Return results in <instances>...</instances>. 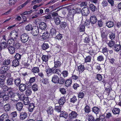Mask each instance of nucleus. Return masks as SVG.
Returning <instances> with one entry per match:
<instances>
[{
  "label": "nucleus",
  "mask_w": 121,
  "mask_h": 121,
  "mask_svg": "<svg viewBox=\"0 0 121 121\" xmlns=\"http://www.w3.org/2000/svg\"><path fill=\"white\" fill-rule=\"evenodd\" d=\"M109 37L111 40L113 39L115 37V34L114 32H112L109 34Z\"/></svg>",
  "instance_id": "nucleus-48"
},
{
  "label": "nucleus",
  "mask_w": 121,
  "mask_h": 121,
  "mask_svg": "<svg viewBox=\"0 0 121 121\" xmlns=\"http://www.w3.org/2000/svg\"><path fill=\"white\" fill-rule=\"evenodd\" d=\"M89 8L92 12H94L95 10V7L93 4H91L90 5Z\"/></svg>",
  "instance_id": "nucleus-43"
},
{
  "label": "nucleus",
  "mask_w": 121,
  "mask_h": 121,
  "mask_svg": "<svg viewBox=\"0 0 121 121\" xmlns=\"http://www.w3.org/2000/svg\"><path fill=\"white\" fill-rule=\"evenodd\" d=\"M112 111L114 114L116 115L119 113L120 109L118 108H114L112 110Z\"/></svg>",
  "instance_id": "nucleus-22"
},
{
  "label": "nucleus",
  "mask_w": 121,
  "mask_h": 121,
  "mask_svg": "<svg viewBox=\"0 0 121 121\" xmlns=\"http://www.w3.org/2000/svg\"><path fill=\"white\" fill-rule=\"evenodd\" d=\"M54 63L55 67L57 68L59 67L61 64V62L58 60L55 61Z\"/></svg>",
  "instance_id": "nucleus-54"
},
{
  "label": "nucleus",
  "mask_w": 121,
  "mask_h": 121,
  "mask_svg": "<svg viewBox=\"0 0 121 121\" xmlns=\"http://www.w3.org/2000/svg\"><path fill=\"white\" fill-rule=\"evenodd\" d=\"M33 90L34 91H36L38 89V85L36 84H34L32 86Z\"/></svg>",
  "instance_id": "nucleus-47"
},
{
  "label": "nucleus",
  "mask_w": 121,
  "mask_h": 121,
  "mask_svg": "<svg viewBox=\"0 0 121 121\" xmlns=\"http://www.w3.org/2000/svg\"><path fill=\"white\" fill-rule=\"evenodd\" d=\"M10 63V60L7 59L4 60L3 62V65L5 66H7Z\"/></svg>",
  "instance_id": "nucleus-33"
},
{
  "label": "nucleus",
  "mask_w": 121,
  "mask_h": 121,
  "mask_svg": "<svg viewBox=\"0 0 121 121\" xmlns=\"http://www.w3.org/2000/svg\"><path fill=\"white\" fill-rule=\"evenodd\" d=\"M28 114L26 112H22L20 113L19 118L21 120H24L27 117Z\"/></svg>",
  "instance_id": "nucleus-10"
},
{
  "label": "nucleus",
  "mask_w": 121,
  "mask_h": 121,
  "mask_svg": "<svg viewBox=\"0 0 121 121\" xmlns=\"http://www.w3.org/2000/svg\"><path fill=\"white\" fill-rule=\"evenodd\" d=\"M96 77L99 81H101L102 79V76L101 74H97Z\"/></svg>",
  "instance_id": "nucleus-64"
},
{
  "label": "nucleus",
  "mask_w": 121,
  "mask_h": 121,
  "mask_svg": "<svg viewBox=\"0 0 121 121\" xmlns=\"http://www.w3.org/2000/svg\"><path fill=\"white\" fill-rule=\"evenodd\" d=\"M0 45L2 48H7V47L9 46L7 45L6 43L3 42L0 43Z\"/></svg>",
  "instance_id": "nucleus-35"
},
{
  "label": "nucleus",
  "mask_w": 121,
  "mask_h": 121,
  "mask_svg": "<svg viewBox=\"0 0 121 121\" xmlns=\"http://www.w3.org/2000/svg\"><path fill=\"white\" fill-rule=\"evenodd\" d=\"M43 33V35L42 36V38L43 39L45 40L47 39L49 37V35L48 31H46L45 32L43 33Z\"/></svg>",
  "instance_id": "nucleus-16"
},
{
  "label": "nucleus",
  "mask_w": 121,
  "mask_h": 121,
  "mask_svg": "<svg viewBox=\"0 0 121 121\" xmlns=\"http://www.w3.org/2000/svg\"><path fill=\"white\" fill-rule=\"evenodd\" d=\"M21 57V55L18 53H16L14 56L15 58L16 59L15 60H17L18 61L20 59Z\"/></svg>",
  "instance_id": "nucleus-55"
},
{
  "label": "nucleus",
  "mask_w": 121,
  "mask_h": 121,
  "mask_svg": "<svg viewBox=\"0 0 121 121\" xmlns=\"http://www.w3.org/2000/svg\"><path fill=\"white\" fill-rule=\"evenodd\" d=\"M60 27L62 29L65 28L67 25L66 22H60Z\"/></svg>",
  "instance_id": "nucleus-56"
},
{
  "label": "nucleus",
  "mask_w": 121,
  "mask_h": 121,
  "mask_svg": "<svg viewBox=\"0 0 121 121\" xmlns=\"http://www.w3.org/2000/svg\"><path fill=\"white\" fill-rule=\"evenodd\" d=\"M9 69V67L4 66L2 67L0 70V73L2 74H4L7 73Z\"/></svg>",
  "instance_id": "nucleus-7"
},
{
  "label": "nucleus",
  "mask_w": 121,
  "mask_h": 121,
  "mask_svg": "<svg viewBox=\"0 0 121 121\" xmlns=\"http://www.w3.org/2000/svg\"><path fill=\"white\" fill-rule=\"evenodd\" d=\"M26 85L25 84L22 83L19 85V90L21 92L24 91L26 89Z\"/></svg>",
  "instance_id": "nucleus-15"
},
{
  "label": "nucleus",
  "mask_w": 121,
  "mask_h": 121,
  "mask_svg": "<svg viewBox=\"0 0 121 121\" xmlns=\"http://www.w3.org/2000/svg\"><path fill=\"white\" fill-rule=\"evenodd\" d=\"M15 40L14 39L10 38L8 40L7 44L10 46H12L14 43Z\"/></svg>",
  "instance_id": "nucleus-32"
},
{
  "label": "nucleus",
  "mask_w": 121,
  "mask_h": 121,
  "mask_svg": "<svg viewBox=\"0 0 121 121\" xmlns=\"http://www.w3.org/2000/svg\"><path fill=\"white\" fill-rule=\"evenodd\" d=\"M13 46L15 47V48L17 49L20 48L22 46L21 44L18 43H14L13 44Z\"/></svg>",
  "instance_id": "nucleus-45"
},
{
  "label": "nucleus",
  "mask_w": 121,
  "mask_h": 121,
  "mask_svg": "<svg viewBox=\"0 0 121 121\" xmlns=\"http://www.w3.org/2000/svg\"><path fill=\"white\" fill-rule=\"evenodd\" d=\"M14 85L17 86H19L20 84L21 80L19 78H17L14 80Z\"/></svg>",
  "instance_id": "nucleus-23"
},
{
  "label": "nucleus",
  "mask_w": 121,
  "mask_h": 121,
  "mask_svg": "<svg viewBox=\"0 0 121 121\" xmlns=\"http://www.w3.org/2000/svg\"><path fill=\"white\" fill-rule=\"evenodd\" d=\"M114 23L110 21L106 22V26L109 28H111L113 26Z\"/></svg>",
  "instance_id": "nucleus-41"
},
{
  "label": "nucleus",
  "mask_w": 121,
  "mask_h": 121,
  "mask_svg": "<svg viewBox=\"0 0 121 121\" xmlns=\"http://www.w3.org/2000/svg\"><path fill=\"white\" fill-rule=\"evenodd\" d=\"M74 10L73 9H72V10L71 9L69 11V15H70V16L71 17L72 19H73L74 16V13H72V11Z\"/></svg>",
  "instance_id": "nucleus-57"
},
{
  "label": "nucleus",
  "mask_w": 121,
  "mask_h": 121,
  "mask_svg": "<svg viewBox=\"0 0 121 121\" xmlns=\"http://www.w3.org/2000/svg\"><path fill=\"white\" fill-rule=\"evenodd\" d=\"M105 116L104 114L99 116V118H96L94 121H106Z\"/></svg>",
  "instance_id": "nucleus-14"
},
{
  "label": "nucleus",
  "mask_w": 121,
  "mask_h": 121,
  "mask_svg": "<svg viewBox=\"0 0 121 121\" xmlns=\"http://www.w3.org/2000/svg\"><path fill=\"white\" fill-rule=\"evenodd\" d=\"M120 46V45H116L114 46L113 48L116 51L119 52L121 50Z\"/></svg>",
  "instance_id": "nucleus-44"
},
{
  "label": "nucleus",
  "mask_w": 121,
  "mask_h": 121,
  "mask_svg": "<svg viewBox=\"0 0 121 121\" xmlns=\"http://www.w3.org/2000/svg\"><path fill=\"white\" fill-rule=\"evenodd\" d=\"M18 95L19 96V99L20 100H23L24 99V98L25 97V95L24 94L20 95L19 93H17Z\"/></svg>",
  "instance_id": "nucleus-60"
},
{
  "label": "nucleus",
  "mask_w": 121,
  "mask_h": 121,
  "mask_svg": "<svg viewBox=\"0 0 121 121\" xmlns=\"http://www.w3.org/2000/svg\"><path fill=\"white\" fill-rule=\"evenodd\" d=\"M97 21V19L95 16H91L90 18V22L92 24H95Z\"/></svg>",
  "instance_id": "nucleus-18"
},
{
  "label": "nucleus",
  "mask_w": 121,
  "mask_h": 121,
  "mask_svg": "<svg viewBox=\"0 0 121 121\" xmlns=\"http://www.w3.org/2000/svg\"><path fill=\"white\" fill-rule=\"evenodd\" d=\"M89 13V10L87 6L84 7L81 10L82 15L84 16H87Z\"/></svg>",
  "instance_id": "nucleus-6"
},
{
  "label": "nucleus",
  "mask_w": 121,
  "mask_h": 121,
  "mask_svg": "<svg viewBox=\"0 0 121 121\" xmlns=\"http://www.w3.org/2000/svg\"><path fill=\"white\" fill-rule=\"evenodd\" d=\"M56 67H54L52 68H47L46 69L47 75L48 76L51 75L52 73L56 74L59 75L61 73V70L60 69L56 68Z\"/></svg>",
  "instance_id": "nucleus-1"
},
{
  "label": "nucleus",
  "mask_w": 121,
  "mask_h": 121,
  "mask_svg": "<svg viewBox=\"0 0 121 121\" xmlns=\"http://www.w3.org/2000/svg\"><path fill=\"white\" fill-rule=\"evenodd\" d=\"M32 71L35 73H38L39 71V68L38 67H35L33 68L32 69Z\"/></svg>",
  "instance_id": "nucleus-50"
},
{
  "label": "nucleus",
  "mask_w": 121,
  "mask_h": 121,
  "mask_svg": "<svg viewBox=\"0 0 121 121\" xmlns=\"http://www.w3.org/2000/svg\"><path fill=\"white\" fill-rule=\"evenodd\" d=\"M48 44L46 43H44L42 46V49L43 50H45L49 48Z\"/></svg>",
  "instance_id": "nucleus-38"
},
{
  "label": "nucleus",
  "mask_w": 121,
  "mask_h": 121,
  "mask_svg": "<svg viewBox=\"0 0 121 121\" xmlns=\"http://www.w3.org/2000/svg\"><path fill=\"white\" fill-rule=\"evenodd\" d=\"M91 56H87L85 59V62H90L91 61Z\"/></svg>",
  "instance_id": "nucleus-61"
},
{
  "label": "nucleus",
  "mask_w": 121,
  "mask_h": 121,
  "mask_svg": "<svg viewBox=\"0 0 121 121\" xmlns=\"http://www.w3.org/2000/svg\"><path fill=\"white\" fill-rule=\"evenodd\" d=\"M72 83V80L71 79H69L66 80L65 83V86L67 87L71 86Z\"/></svg>",
  "instance_id": "nucleus-27"
},
{
  "label": "nucleus",
  "mask_w": 121,
  "mask_h": 121,
  "mask_svg": "<svg viewBox=\"0 0 121 121\" xmlns=\"http://www.w3.org/2000/svg\"><path fill=\"white\" fill-rule=\"evenodd\" d=\"M24 104L25 105H28L30 103V101L28 97H26L23 100Z\"/></svg>",
  "instance_id": "nucleus-28"
},
{
  "label": "nucleus",
  "mask_w": 121,
  "mask_h": 121,
  "mask_svg": "<svg viewBox=\"0 0 121 121\" xmlns=\"http://www.w3.org/2000/svg\"><path fill=\"white\" fill-rule=\"evenodd\" d=\"M41 30H39L38 27H35L34 28H33L31 32V34L34 36H37L38 33L42 34V32L41 31Z\"/></svg>",
  "instance_id": "nucleus-2"
},
{
  "label": "nucleus",
  "mask_w": 121,
  "mask_h": 121,
  "mask_svg": "<svg viewBox=\"0 0 121 121\" xmlns=\"http://www.w3.org/2000/svg\"><path fill=\"white\" fill-rule=\"evenodd\" d=\"M7 48L9 53L11 54H13L15 52V48L12 46L9 45L7 47Z\"/></svg>",
  "instance_id": "nucleus-13"
},
{
  "label": "nucleus",
  "mask_w": 121,
  "mask_h": 121,
  "mask_svg": "<svg viewBox=\"0 0 121 121\" xmlns=\"http://www.w3.org/2000/svg\"><path fill=\"white\" fill-rule=\"evenodd\" d=\"M77 100L76 97L75 95H74L70 99V101L71 102L74 103L76 102Z\"/></svg>",
  "instance_id": "nucleus-53"
},
{
  "label": "nucleus",
  "mask_w": 121,
  "mask_h": 121,
  "mask_svg": "<svg viewBox=\"0 0 121 121\" xmlns=\"http://www.w3.org/2000/svg\"><path fill=\"white\" fill-rule=\"evenodd\" d=\"M48 56L43 55L42 57V59L43 61L46 62L48 60Z\"/></svg>",
  "instance_id": "nucleus-51"
},
{
  "label": "nucleus",
  "mask_w": 121,
  "mask_h": 121,
  "mask_svg": "<svg viewBox=\"0 0 121 121\" xmlns=\"http://www.w3.org/2000/svg\"><path fill=\"white\" fill-rule=\"evenodd\" d=\"M39 30H41V31L43 32V31H44L47 27L46 24L44 22H41L39 24Z\"/></svg>",
  "instance_id": "nucleus-9"
},
{
  "label": "nucleus",
  "mask_w": 121,
  "mask_h": 121,
  "mask_svg": "<svg viewBox=\"0 0 121 121\" xmlns=\"http://www.w3.org/2000/svg\"><path fill=\"white\" fill-rule=\"evenodd\" d=\"M61 18L57 17H55L54 18V21L55 24L57 25H59L61 22Z\"/></svg>",
  "instance_id": "nucleus-21"
},
{
  "label": "nucleus",
  "mask_w": 121,
  "mask_h": 121,
  "mask_svg": "<svg viewBox=\"0 0 121 121\" xmlns=\"http://www.w3.org/2000/svg\"><path fill=\"white\" fill-rule=\"evenodd\" d=\"M29 38L28 35L24 33L22 34L21 37V39L22 43H25L27 42Z\"/></svg>",
  "instance_id": "nucleus-5"
},
{
  "label": "nucleus",
  "mask_w": 121,
  "mask_h": 121,
  "mask_svg": "<svg viewBox=\"0 0 121 121\" xmlns=\"http://www.w3.org/2000/svg\"><path fill=\"white\" fill-rule=\"evenodd\" d=\"M10 105L9 104L5 105L4 107V109L5 111H9L10 109Z\"/></svg>",
  "instance_id": "nucleus-34"
},
{
  "label": "nucleus",
  "mask_w": 121,
  "mask_h": 121,
  "mask_svg": "<svg viewBox=\"0 0 121 121\" xmlns=\"http://www.w3.org/2000/svg\"><path fill=\"white\" fill-rule=\"evenodd\" d=\"M8 117V116L6 114H3L0 116V121H6Z\"/></svg>",
  "instance_id": "nucleus-20"
},
{
  "label": "nucleus",
  "mask_w": 121,
  "mask_h": 121,
  "mask_svg": "<svg viewBox=\"0 0 121 121\" xmlns=\"http://www.w3.org/2000/svg\"><path fill=\"white\" fill-rule=\"evenodd\" d=\"M58 103H56L55 104V109L58 112H60L61 111V107L60 105L58 106Z\"/></svg>",
  "instance_id": "nucleus-39"
},
{
  "label": "nucleus",
  "mask_w": 121,
  "mask_h": 121,
  "mask_svg": "<svg viewBox=\"0 0 121 121\" xmlns=\"http://www.w3.org/2000/svg\"><path fill=\"white\" fill-rule=\"evenodd\" d=\"M57 82V83L60 85H62L64 83L65 80L62 77H60L59 78V80Z\"/></svg>",
  "instance_id": "nucleus-25"
},
{
  "label": "nucleus",
  "mask_w": 121,
  "mask_h": 121,
  "mask_svg": "<svg viewBox=\"0 0 121 121\" xmlns=\"http://www.w3.org/2000/svg\"><path fill=\"white\" fill-rule=\"evenodd\" d=\"M47 112L49 114H52L53 112V110L51 107H49L47 110Z\"/></svg>",
  "instance_id": "nucleus-62"
},
{
  "label": "nucleus",
  "mask_w": 121,
  "mask_h": 121,
  "mask_svg": "<svg viewBox=\"0 0 121 121\" xmlns=\"http://www.w3.org/2000/svg\"><path fill=\"white\" fill-rule=\"evenodd\" d=\"M65 99L64 97L60 98L58 101V103L59 105H63L65 102Z\"/></svg>",
  "instance_id": "nucleus-24"
},
{
  "label": "nucleus",
  "mask_w": 121,
  "mask_h": 121,
  "mask_svg": "<svg viewBox=\"0 0 121 121\" xmlns=\"http://www.w3.org/2000/svg\"><path fill=\"white\" fill-rule=\"evenodd\" d=\"M13 78L9 77L6 80V84L9 86H15L13 83Z\"/></svg>",
  "instance_id": "nucleus-4"
},
{
  "label": "nucleus",
  "mask_w": 121,
  "mask_h": 121,
  "mask_svg": "<svg viewBox=\"0 0 121 121\" xmlns=\"http://www.w3.org/2000/svg\"><path fill=\"white\" fill-rule=\"evenodd\" d=\"M68 116V114L66 112H61L60 115V117H63L65 118H66Z\"/></svg>",
  "instance_id": "nucleus-36"
},
{
  "label": "nucleus",
  "mask_w": 121,
  "mask_h": 121,
  "mask_svg": "<svg viewBox=\"0 0 121 121\" xmlns=\"http://www.w3.org/2000/svg\"><path fill=\"white\" fill-rule=\"evenodd\" d=\"M78 114L75 111H72L69 115V119L73 120L76 118Z\"/></svg>",
  "instance_id": "nucleus-8"
},
{
  "label": "nucleus",
  "mask_w": 121,
  "mask_h": 121,
  "mask_svg": "<svg viewBox=\"0 0 121 121\" xmlns=\"http://www.w3.org/2000/svg\"><path fill=\"white\" fill-rule=\"evenodd\" d=\"M78 69L80 72L82 73L84 70V65H80L78 66Z\"/></svg>",
  "instance_id": "nucleus-42"
},
{
  "label": "nucleus",
  "mask_w": 121,
  "mask_h": 121,
  "mask_svg": "<svg viewBox=\"0 0 121 121\" xmlns=\"http://www.w3.org/2000/svg\"><path fill=\"white\" fill-rule=\"evenodd\" d=\"M23 106L22 103L21 102L17 103L16 105V108L17 111H21L22 109Z\"/></svg>",
  "instance_id": "nucleus-11"
},
{
  "label": "nucleus",
  "mask_w": 121,
  "mask_h": 121,
  "mask_svg": "<svg viewBox=\"0 0 121 121\" xmlns=\"http://www.w3.org/2000/svg\"><path fill=\"white\" fill-rule=\"evenodd\" d=\"M19 61L17 60H13L12 62V66L14 67L18 66L19 64Z\"/></svg>",
  "instance_id": "nucleus-29"
},
{
  "label": "nucleus",
  "mask_w": 121,
  "mask_h": 121,
  "mask_svg": "<svg viewBox=\"0 0 121 121\" xmlns=\"http://www.w3.org/2000/svg\"><path fill=\"white\" fill-rule=\"evenodd\" d=\"M32 93L31 89L29 88H28L25 91V94L28 97Z\"/></svg>",
  "instance_id": "nucleus-26"
},
{
  "label": "nucleus",
  "mask_w": 121,
  "mask_h": 121,
  "mask_svg": "<svg viewBox=\"0 0 121 121\" xmlns=\"http://www.w3.org/2000/svg\"><path fill=\"white\" fill-rule=\"evenodd\" d=\"M88 121H94V117L91 114H89L87 117Z\"/></svg>",
  "instance_id": "nucleus-49"
},
{
  "label": "nucleus",
  "mask_w": 121,
  "mask_h": 121,
  "mask_svg": "<svg viewBox=\"0 0 121 121\" xmlns=\"http://www.w3.org/2000/svg\"><path fill=\"white\" fill-rule=\"evenodd\" d=\"M36 78L35 77H34L31 78H30L29 80V82L31 84V83L34 82L35 81Z\"/></svg>",
  "instance_id": "nucleus-58"
},
{
  "label": "nucleus",
  "mask_w": 121,
  "mask_h": 121,
  "mask_svg": "<svg viewBox=\"0 0 121 121\" xmlns=\"http://www.w3.org/2000/svg\"><path fill=\"white\" fill-rule=\"evenodd\" d=\"M18 33L15 31H12L10 33V38L15 40L17 37Z\"/></svg>",
  "instance_id": "nucleus-12"
},
{
  "label": "nucleus",
  "mask_w": 121,
  "mask_h": 121,
  "mask_svg": "<svg viewBox=\"0 0 121 121\" xmlns=\"http://www.w3.org/2000/svg\"><path fill=\"white\" fill-rule=\"evenodd\" d=\"M14 88V86H10V87H8L7 89V91L9 93L12 92Z\"/></svg>",
  "instance_id": "nucleus-59"
},
{
  "label": "nucleus",
  "mask_w": 121,
  "mask_h": 121,
  "mask_svg": "<svg viewBox=\"0 0 121 121\" xmlns=\"http://www.w3.org/2000/svg\"><path fill=\"white\" fill-rule=\"evenodd\" d=\"M33 28L32 25L30 24L27 25L25 28V29L28 31L31 30Z\"/></svg>",
  "instance_id": "nucleus-46"
},
{
  "label": "nucleus",
  "mask_w": 121,
  "mask_h": 121,
  "mask_svg": "<svg viewBox=\"0 0 121 121\" xmlns=\"http://www.w3.org/2000/svg\"><path fill=\"white\" fill-rule=\"evenodd\" d=\"M84 110L86 113H89L91 111L90 107L88 105H86L84 108Z\"/></svg>",
  "instance_id": "nucleus-40"
},
{
  "label": "nucleus",
  "mask_w": 121,
  "mask_h": 121,
  "mask_svg": "<svg viewBox=\"0 0 121 121\" xmlns=\"http://www.w3.org/2000/svg\"><path fill=\"white\" fill-rule=\"evenodd\" d=\"M41 80L42 82L45 84H48L49 83V79L48 78L43 79Z\"/></svg>",
  "instance_id": "nucleus-52"
},
{
  "label": "nucleus",
  "mask_w": 121,
  "mask_h": 121,
  "mask_svg": "<svg viewBox=\"0 0 121 121\" xmlns=\"http://www.w3.org/2000/svg\"><path fill=\"white\" fill-rule=\"evenodd\" d=\"M92 111L95 113L97 114L99 113V110L98 108L95 107H93L92 109Z\"/></svg>",
  "instance_id": "nucleus-31"
},
{
  "label": "nucleus",
  "mask_w": 121,
  "mask_h": 121,
  "mask_svg": "<svg viewBox=\"0 0 121 121\" xmlns=\"http://www.w3.org/2000/svg\"><path fill=\"white\" fill-rule=\"evenodd\" d=\"M0 97L2 98L4 100L6 101L9 99V96L8 93L1 91L0 92Z\"/></svg>",
  "instance_id": "nucleus-3"
},
{
  "label": "nucleus",
  "mask_w": 121,
  "mask_h": 121,
  "mask_svg": "<svg viewBox=\"0 0 121 121\" xmlns=\"http://www.w3.org/2000/svg\"><path fill=\"white\" fill-rule=\"evenodd\" d=\"M35 107V105L33 103H30L29 107L28 109L29 111L30 112L33 111Z\"/></svg>",
  "instance_id": "nucleus-30"
},
{
  "label": "nucleus",
  "mask_w": 121,
  "mask_h": 121,
  "mask_svg": "<svg viewBox=\"0 0 121 121\" xmlns=\"http://www.w3.org/2000/svg\"><path fill=\"white\" fill-rule=\"evenodd\" d=\"M59 78V77L57 75H54L52 78V82L55 83H57Z\"/></svg>",
  "instance_id": "nucleus-17"
},
{
  "label": "nucleus",
  "mask_w": 121,
  "mask_h": 121,
  "mask_svg": "<svg viewBox=\"0 0 121 121\" xmlns=\"http://www.w3.org/2000/svg\"><path fill=\"white\" fill-rule=\"evenodd\" d=\"M106 31L105 30H103L101 32V36L102 39L104 41L106 39Z\"/></svg>",
  "instance_id": "nucleus-37"
},
{
  "label": "nucleus",
  "mask_w": 121,
  "mask_h": 121,
  "mask_svg": "<svg viewBox=\"0 0 121 121\" xmlns=\"http://www.w3.org/2000/svg\"><path fill=\"white\" fill-rule=\"evenodd\" d=\"M50 32L51 35L54 37L55 36L57 33H58L56 29L54 28L51 29L50 30Z\"/></svg>",
  "instance_id": "nucleus-19"
},
{
  "label": "nucleus",
  "mask_w": 121,
  "mask_h": 121,
  "mask_svg": "<svg viewBox=\"0 0 121 121\" xmlns=\"http://www.w3.org/2000/svg\"><path fill=\"white\" fill-rule=\"evenodd\" d=\"M115 44V42L112 41H110L108 43V46L111 47L114 45Z\"/></svg>",
  "instance_id": "nucleus-63"
}]
</instances>
